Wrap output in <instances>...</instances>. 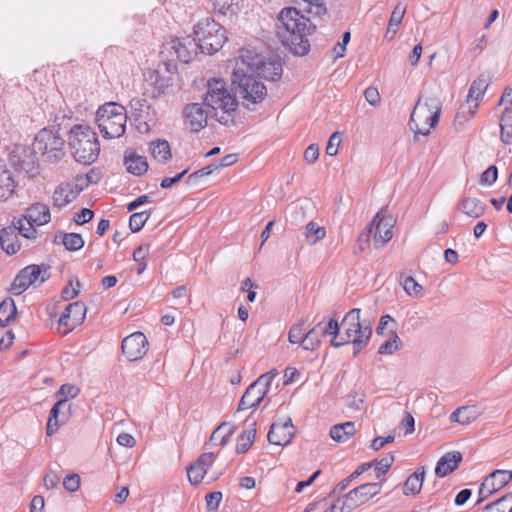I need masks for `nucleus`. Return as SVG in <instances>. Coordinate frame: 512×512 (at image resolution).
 <instances>
[{
	"mask_svg": "<svg viewBox=\"0 0 512 512\" xmlns=\"http://www.w3.org/2000/svg\"><path fill=\"white\" fill-rule=\"evenodd\" d=\"M231 85L236 98H239L242 105L249 110H253L254 106L267 96L266 86L257 80L253 63L248 62L247 58L237 59Z\"/></svg>",
	"mask_w": 512,
	"mask_h": 512,
	"instance_id": "f257e3e1",
	"label": "nucleus"
},
{
	"mask_svg": "<svg viewBox=\"0 0 512 512\" xmlns=\"http://www.w3.org/2000/svg\"><path fill=\"white\" fill-rule=\"evenodd\" d=\"M204 104L212 113L210 117L216 119L220 124L228 125L234 121L238 100L235 93L232 95L228 91L223 79L212 78L207 82Z\"/></svg>",
	"mask_w": 512,
	"mask_h": 512,
	"instance_id": "f03ea898",
	"label": "nucleus"
},
{
	"mask_svg": "<svg viewBox=\"0 0 512 512\" xmlns=\"http://www.w3.org/2000/svg\"><path fill=\"white\" fill-rule=\"evenodd\" d=\"M278 20L289 33L283 42L289 46L291 53L296 56L306 55L310 49V43L305 38L306 32L310 34L311 25L307 26L309 19L300 14L297 8L286 7L281 10Z\"/></svg>",
	"mask_w": 512,
	"mask_h": 512,
	"instance_id": "7ed1b4c3",
	"label": "nucleus"
},
{
	"mask_svg": "<svg viewBox=\"0 0 512 512\" xmlns=\"http://www.w3.org/2000/svg\"><path fill=\"white\" fill-rule=\"evenodd\" d=\"M69 146L74 159L84 165L94 163L100 153V143L96 132L84 124L75 125L69 131Z\"/></svg>",
	"mask_w": 512,
	"mask_h": 512,
	"instance_id": "20e7f679",
	"label": "nucleus"
},
{
	"mask_svg": "<svg viewBox=\"0 0 512 512\" xmlns=\"http://www.w3.org/2000/svg\"><path fill=\"white\" fill-rule=\"evenodd\" d=\"M441 103L435 97H419L409 120V127L414 133V139L418 135L428 136L430 129L435 128L441 114Z\"/></svg>",
	"mask_w": 512,
	"mask_h": 512,
	"instance_id": "39448f33",
	"label": "nucleus"
},
{
	"mask_svg": "<svg viewBox=\"0 0 512 512\" xmlns=\"http://www.w3.org/2000/svg\"><path fill=\"white\" fill-rule=\"evenodd\" d=\"M201 53L212 55L227 41L226 29L212 17L200 20L194 25V37Z\"/></svg>",
	"mask_w": 512,
	"mask_h": 512,
	"instance_id": "423d86ee",
	"label": "nucleus"
},
{
	"mask_svg": "<svg viewBox=\"0 0 512 512\" xmlns=\"http://www.w3.org/2000/svg\"><path fill=\"white\" fill-rule=\"evenodd\" d=\"M96 122L104 138H119L126 131V110L116 102L105 103L97 110Z\"/></svg>",
	"mask_w": 512,
	"mask_h": 512,
	"instance_id": "0eeeda50",
	"label": "nucleus"
},
{
	"mask_svg": "<svg viewBox=\"0 0 512 512\" xmlns=\"http://www.w3.org/2000/svg\"><path fill=\"white\" fill-rule=\"evenodd\" d=\"M359 308H353L346 313L342 319L341 326L345 330V341L352 342L353 356H357L364 349L372 336L371 322L363 323L360 321Z\"/></svg>",
	"mask_w": 512,
	"mask_h": 512,
	"instance_id": "6e6552de",
	"label": "nucleus"
},
{
	"mask_svg": "<svg viewBox=\"0 0 512 512\" xmlns=\"http://www.w3.org/2000/svg\"><path fill=\"white\" fill-rule=\"evenodd\" d=\"M65 140L53 130L43 128L34 137V151L39 153L46 162H56L62 159Z\"/></svg>",
	"mask_w": 512,
	"mask_h": 512,
	"instance_id": "1a4fd4ad",
	"label": "nucleus"
},
{
	"mask_svg": "<svg viewBox=\"0 0 512 512\" xmlns=\"http://www.w3.org/2000/svg\"><path fill=\"white\" fill-rule=\"evenodd\" d=\"M200 47L196 43V39L191 35L182 38L171 39L163 44L160 55L163 59H169V55H175L176 59L184 64H188L194 60L198 54Z\"/></svg>",
	"mask_w": 512,
	"mask_h": 512,
	"instance_id": "9d476101",
	"label": "nucleus"
},
{
	"mask_svg": "<svg viewBox=\"0 0 512 512\" xmlns=\"http://www.w3.org/2000/svg\"><path fill=\"white\" fill-rule=\"evenodd\" d=\"M382 485L379 482H367L363 483L342 497L337 498V502L342 501L340 506V512H351L360 505L366 503L371 498L381 492Z\"/></svg>",
	"mask_w": 512,
	"mask_h": 512,
	"instance_id": "9b49d317",
	"label": "nucleus"
},
{
	"mask_svg": "<svg viewBox=\"0 0 512 512\" xmlns=\"http://www.w3.org/2000/svg\"><path fill=\"white\" fill-rule=\"evenodd\" d=\"M177 72L174 59H163L157 69L149 71L146 81L153 86L152 97L157 98L173 85V75Z\"/></svg>",
	"mask_w": 512,
	"mask_h": 512,
	"instance_id": "f8f14e48",
	"label": "nucleus"
},
{
	"mask_svg": "<svg viewBox=\"0 0 512 512\" xmlns=\"http://www.w3.org/2000/svg\"><path fill=\"white\" fill-rule=\"evenodd\" d=\"M239 58H247L248 62L253 63L255 75L268 81H279L283 74V67L280 59H260L258 55H253L247 51Z\"/></svg>",
	"mask_w": 512,
	"mask_h": 512,
	"instance_id": "ddd939ff",
	"label": "nucleus"
},
{
	"mask_svg": "<svg viewBox=\"0 0 512 512\" xmlns=\"http://www.w3.org/2000/svg\"><path fill=\"white\" fill-rule=\"evenodd\" d=\"M39 153L34 151V142L32 146H20L16 147L12 153L10 154V163L15 166L18 170L29 174L30 176H35L38 173L39 161L38 157Z\"/></svg>",
	"mask_w": 512,
	"mask_h": 512,
	"instance_id": "4468645a",
	"label": "nucleus"
},
{
	"mask_svg": "<svg viewBox=\"0 0 512 512\" xmlns=\"http://www.w3.org/2000/svg\"><path fill=\"white\" fill-rule=\"evenodd\" d=\"M40 276V283H43L49 276L47 274V269L43 270L40 265L36 264H31L24 267L15 276L11 284L10 291L15 295H20L24 291H26L30 287V285L35 284Z\"/></svg>",
	"mask_w": 512,
	"mask_h": 512,
	"instance_id": "2eb2a0df",
	"label": "nucleus"
},
{
	"mask_svg": "<svg viewBox=\"0 0 512 512\" xmlns=\"http://www.w3.org/2000/svg\"><path fill=\"white\" fill-rule=\"evenodd\" d=\"M71 416V404L66 398H59L52 406L46 425L47 436L54 435Z\"/></svg>",
	"mask_w": 512,
	"mask_h": 512,
	"instance_id": "dca6fc26",
	"label": "nucleus"
},
{
	"mask_svg": "<svg viewBox=\"0 0 512 512\" xmlns=\"http://www.w3.org/2000/svg\"><path fill=\"white\" fill-rule=\"evenodd\" d=\"M121 348L129 361H136L146 355L148 340L142 332H134L123 339Z\"/></svg>",
	"mask_w": 512,
	"mask_h": 512,
	"instance_id": "f3484780",
	"label": "nucleus"
},
{
	"mask_svg": "<svg viewBox=\"0 0 512 512\" xmlns=\"http://www.w3.org/2000/svg\"><path fill=\"white\" fill-rule=\"evenodd\" d=\"M212 114L209 110H204L199 103H190L185 106L184 124L187 129L193 133L201 131L207 125V119Z\"/></svg>",
	"mask_w": 512,
	"mask_h": 512,
	"instance_id": "a211bd4d",
	"label": "nucleus"
},
{
	"mask_svg": "<svg viewBox=\"0 0 512 512\" xmlns=\"http://www.w3.org/2000/svg\"><path fill=\"white\" fill-rule=\"evenodd\" d=\"M262 382L263 379L255 380L247 387L239 401L237 411L257 408L260 405L269 392L268 388L262 385Z\"/></svg>",
	"mask_w": 512,
	"mask_h": 512,
	"instance_id": "6ab92c4d",
	"label": "nucleus"
},
{
	"mask_svg": "<svg viewBox=\"0 0 512 512\" xmlns=\"http://www.w3.org/2000/svg\"><path fill=\"white\" fill-rule=\"evenodd\" d=\"M294 426L291 418H288L284 423H273L268 432L267 438L271 444L277 446H286L289 444L294 436Z\"/></svg>",
	"mask_w": 512,
	"mask_h": 512,
	"instance_id": "aec40b11",
	"label": "nucleus"
},
{
	"mask_svg": "<svg viewBox=\"0 0 512 512\" xmlns=\"http://www.w3.org/2000/svg\"><path fill=\"white\" fill-rule=\"evenodd\" d=\"M214 462V454L212 452L202 453L199 458L187 468L188 480L192 485L199 484L208 469Z\"/></svg>",
	"mask_w": 512,
	"mask_h": 512,
	"instance_id": "412c9836",
	"label": "nucleus"
},
{
	"mask_svg": "<svg viewBox=\"0 0 512 512\" xmlns=\"http://www.w3.org/2000/svg\"><path fill=\"white\" fill-rule=\"evenodd\" d=\"M374 243L376 248L384 246L392 238L393 220L386 218L383 211L378 212L373 218Z\"/></svg>",
	"mask_w": 512,
	"mask_h": 512,
	"instance_id": "4be33fe9",
	"label": "nucleus"
},
{
	"mask_svg": "<svg viewBox=\"0 0 512 512\" xmlns=\"http://www.w3.org/2000/svg\"><path fill=\"white\" fill-rule=\"evenodd\" d=\"M86 316V306L83 302L76 301L70 303L64 309L60 319L59 325L70 326L71 329L80 325Z\"/></svg>",
	"mask_w": 512,
	"mask_h": 512,
	"instance_id": "5701e85b",
	"label": "nucleus"
},
{
	"mask_svg": "<svg viewBox=\"0 0 512 512\" xmlns=\"http://www.w3.org/2000/svg\"><path fill=\"white\" fill-rule=\"evenodd\" d=\"M81 189L78 188V185L72 183H61L56 187L53 193V205L59 209L67 206L76 200L77 196L80 194Z\"/></svg>",
	"mask_w": 512,
	"mask_h": 512,
	"instance_id": "b1692460",
	"label": "nucleus"
},
{
	"mask_svg": "<svg viewBox=\"0 0 512 512\" xmlns=\"http://www.w3.org/2000/svg\"><path fill=\"white\" fill-rule=\"evenodd\" d=\"M463 459L459 451L445 453L437 462L435 467V475L443 478L455 471Z\"/></svg>",
	"mask_w": 512,
	"mask_h": 512,
	"instance_id": "393cba45",
	"label": "nucleus"
},
{
	"mask_svg": "<svg viewBox=\"0 0 512 512\" xmlns=\"http://www.w3.org/2000/svg\"><path fill=\"white\" fill-rule=\"evenodd\" d=\"M210 2L215 15L229 19L237 16L243 6V0H210Z\"/></svg>",
	"mask_w": 512,
	"mask_h": 512,
	"instance_id": "a878e982",
	"label": "nucleus"
},
{
	"mask_svg": "<svg viewBox=\"0 0 512 512\" xmlns=\"http://www.w3.org/2000/svg\"><path fill=\"white\" fill-rule=\"evenodd\" d=\"M489 86V78L488 76L481 74L479 75L470 85L468 94L466 97V101H475V105L473 109L470 107L469 112L471 115H474L476 112V109L478 108V101H480L486 92L487 88Z\"/></svg>",
	"mask_w": 512,
	"mask_h": 512,
	"instance_id": "bb28decb",
	"label": "nucleus"
},
{
	"mask_svg": "<svg viewBox=\"0 0 512 512\" xmlns=\"http://www.w3.org/2000/svg\"><path fill=\"white\" fill-rule=\"evenodd\" d=\"M512 480V472L508 470H495L484 479V489L496 493Z\"/></svg>",
	"mask_w": 512,
	"mask_h": 512,
	"instance_id": "cd10ccee",
	"label": "nucleus"
},
{
	"mask_svg": "<svg viewBox=\"0 0 512 512\" xmlns=\"http://www.w3.org/2000/svg\"><path fill=\"white\" fill-rule=\"evenodd\" d=\"M0 245L8 255H13L20 250L21 245L15 227L8 226L0 230Z\"/></svg>",
	"mask_w": 512,
	"mask_h": 512,
	"instance_id": "c85d7f7f",
	"label": "nucleus"
},
{
	"mask_svg": "<svg viewBox=\"0 0 512 512\" xmlns=\"http://www.w3.org/2000/svg\"><path fill=\"white\" fill-rule=\"evenodd\" d=\"M124 164L129 173L141 176L148 170V163L145 157L138 155L135 151H126Z\"/></svg>",
	"mask_w": 512,
	"mask_h": 512,
	"instance_id": "c756f323",
	"label": "nucleus"
},
{
	"mask_svg": "<svg viewBox=\"0 0 512 512\" xmlns=\"http://www.w3.org/2000/svg\"><path fill=\"white\" fill-rule=\"evenodd\" d=\"M25 219L33 222L37 226H42L50 222V209L46 204L34 203L27 209Z\"/></svg>",
	"mask_w": 512,
	"mask_h": 512,
	"instance_id": "7c9ffc66",
	"label": "nucleus"
},
{
	"mask_svg": "<svg viewBox=\"0 0 512 512\" xmlns=\"http://www.w3.org/2000/svg\"><path fill=\"white\" fill-rule=\"evenodd\" d=\"M54 242L62 244L70 252L79 251L84 247L85 241L79 233L58 232L55 234Z\"/></svg>",
	"mask_w": 512,
	"mask_h": 512,
	"instance_id": "2f4dec72",
	"label": "nucleus"
},
{
	"mask_svg": "<svg viewBox=\"0 0 512 512\" xmlns=\"http://www.w3.org/2000/svg\"><path fill=\"white\" fill-rule=\"evenodd\" d=\"M459 209L469 217L479 218L486 211V204L478 198L464 197L459 202Z\"/></svg>",
	"mask_w": 512,
	"mask_h": 512,
	"instance_id": "473e14b6",
	"label": "nucleus"
},
{
	"mask_svg": "<svg viewBox=\"0 0 512 512\" xmlns=\"http://www.w3.org/2000/svg\"><path fill=\"white\" fill-rule=\"evenodd\" d=\"M425 479V467H419L412 473L403 485L404 495H415L420 493Z\"/></svg>",
	"mask_w": 512,
	"mask_h": 512,
	"instance_id": "72a5a7b5",
	"label": "nucleus"
},
{
	"mask_svg": "<svg viewBox=\"0 0 512 512\" xmlns=\"http://www.w3.org/2000/svg\"><path fill=\"white\" fill-rule=\"evenodd\" d=\"M355 433L356 428L354 422L347 421L341 424L333 425L330 428L329 435L334 441L338 443H343L346 442Z\"/></svg>",
	"mask_w": 512,
	"mask_h": 512,
	"instance_id": "f704fd0d",
	"label": "nucleus"
},
{
	"mask_svg": "<svg viewBox=\"0 0 512 512\" xmlns=\"http://www.w3.org/2000/svg\"><path fill=\"white\" fill-rule=\"evenodd\" d=\"M15 188L16 182L12 172L0 166V200L9 199L13 195Z\"/></svg>",
	"mask_w": 512,
	"mask_h": 512,
	"instance_id": "c9c22d12",
	"label": "nucleus"
},
{
	"mask_svg": "<svg viewBox=\"0 0 512 512\" xmlns=\"http://www.w3.org/2000/svg\"><path fill=\"white\" fill-rule=\"evenodd\" d=\"M235 426L231 423H221L211 434L210 442L213 445L224 446L233 435Z\"/></svg>",
	"mask_w": 512,
	"mask_h": 512,
	"instance_id": "e433bc0d",
	"label": "nucleus"
},
{
	"mask_svg": "<svg viewBox=\"0 0 512 512\" xmlns=\"http://www.w3.org/2000/svg\"><path fill=\"white\" fill-rule=\"evenodd\" d=\"M150 152L155 160L161 164H165L171 158V148L168 141L164 139H158L151 142Z\"/></svg>",
	"mask_w": 512,
	"mask_h": 512,
	"instance_id": "4c0bfd02",
	"label": "nucleus"
},
{
	"mask_svg": "<svg viewBox=\"0 0 512 512\" xmlns=\"http://www.w3.org/2000/svg\"><path fill=\"white\" fill-rule=\"evenodd\" d=\"M369 469H371V464H368V463H362L360 464L354 472H352L347 478L341 480L334 488L333 490L330 492L329 494V497L333 498V497H336L338 495H340L348 486L349 484L354 480L356 479L357 477H359L360 475H362L363 473H365L366 471H368Z\"/></svg>",
	"mask_w": 512,
	"mask_h": 512,
	"instance_id": "58836bf2",
	"label": "nucleus"
},
{
	"mask_svg": "<svg viewBox=\"0 0 512 512\" xmlns=\"http://www.w3.org/2000/svg\"><path fill=\"white\" fill-rule=\"evenodd\" d=\"M17 315V307L10 297L0 303V327H6Z\"/></svg>",
	"mask_w": 512,
	"mask_h": 512,
	"instance_id": "ea45409f",
	"label": "nucleus"
},
{
	"mask_svg": "<svg viewBox=\"0 0 512 512\" xmlns=\"http://www.w3.org/2000/svg\"><path fill=\"white\" fill-rule=\"evenodd\" d=\"M501 141L508 145L512 142V109L505 107L500 117Z\"/></svg>",
	"mask_w": 512,
	"mask_h": 512,
	"instance_id": "a19ab883",
	"label": "nucleus"
},
{
	"mask_svg": "<svg viewBox=\"0 0 512 512\" xmlns=\"http://www.w3.org/2000/svg\"><path fill=\"white\" fill-rule=\"evenodd\" d=\"M482 512H512V492L485 505Z\"/></svg>",
	"mask_w": 512,
	"mask_h": 512,
	"instance_id": "79ce46f5",
	"label": "nucleus"
},
{
	"mask_svg": "<svg viewBox=\"0 0 512 512\" xmlns=\"http://www.w3.org/2000/svg\"><path fill=\"white\" fill-rule=\"evenodd\" d=\"M339 313L334 312L333 316L326 322L325 318L320 321L321 327L319 329L321 336H332V338H338L341 324L338 321Z\"/></svg>",
	"mask_w": 512,
	"mask_h": 512,
	"instance_id": "37998d69",
	"label": "nucleus"
},
{
	"mask_svg": "<svg viewBox=\"0 0 512 512\" xmlns=\"http://www.w3.org/2000/svg\"><path fill=\"white\" fill-rule=\"evenodd\" d=\"M320 327L321 323H317L313 328L305 333L302 346L305 350L314 351L320 346V338L322 337L319 331Z\"/></svg>",
	"mask_w": 512,
	"mask_h": 512,
	"instance_id": "c03bdc74",
	"label": "nucleus"
},
{
	"mask_svg": "<svg viewBox=\"0 0 512 512\" xmlns=\"http://www.w3.org/2000/svg\"><path fill=\"white\" fill-rule=\"evenodd\" d=\"M34 225L35 224L33 222L25 219V216H23L22 218H19L13 222V225L11 226L16 228L18 235H21L27 239H35L37 230L35 229Z\"/></svg>",
	"mask_w": 512,
	"mask_h": 512,
	"instance_id": "a18cd8bd",
	"label": "nucleus"
},
{
	"mask_svg": "<svg viewBox=\"0 0 512 512\" xmlns=\"http://www.w3.org/2000/svg\"><path fill=\"white\" fill-rule=\"evenodd\" d=\"M152 213V209L148 211L135 212L129 217V228L133 233L139 232L148 221L150 215Z\"/></svg>",
	"mask_w": 512,
	"mask_h": 512,
	"instance_id": "49530a36",
	"label": "nucleus"
},
{
	"mask_svg": "<svg viewBox=\"0 0 512 512\" xmlns=\"http://www.w3.org/2000/svg\"><path fill=\"white\" fill-rule=\"evenodd\" d=\"M402 347V341L397 335L396 331L391 332V337L385 341L378 349L380 355L393 354L394 351Z\"/></svg>",
	"mask_w": 512,
	"mask_h": 512,
	"instance_id": "de8ad7c7",
	"label": "nucleus"
},
{
	"mask_svg": "<svg viewBox=\"0 0 512 512\" xmlns=\"http://www.w3.org/2000/svg\"><path fill=\"white\" fill-rule=\"evenodd\" d=\"M325 235V228L317 226L313 221H310L306 225L305 236L310 244H315L319 240L323 239Z\"/></svg>",
	"mask_w": 512,
	"mask_h": 512,
	"instance_id": "09e8293b",
	"label": "nucleus"
},
{
	"mask_svg": "<svg viewBox=\"0 0 512 512\" xmlns=\"http://www.w3.org/2000/svg\"><path fill=\"white\" fill-rule=\"evenodd\" d=\"M400 281L403 285V289L410 296H417L422 291V286L416 282L412 276L401 275Z\"/></svg>",
	"mask_w": 512,
	"mask_h": 512,
	"instance_id": "8fccbe9b",
	"label": "nucleus"
},
{
	"mask_svg": "<svg viewBox=\"0 0 512 512\" xmlns=\"http://www.w3.org/2000/svg\"><path fill=\"white\" fill-rule=\"evenodd\" d=\"M145 106L147 108H150V105L147 103L146 100H132L131 101V107L135 111V113L133 114L135 121H137L139 123V125L144 124L146 126L145 131L147 132L150 130V127L142 116L143 108Z\"/></svg>",
	"mask_w": 512,
	"mask_h": 512,
	"instance_id": "3c124183",
	"label": "nucleus"
},
{
	"mask_svg": "<svg viewBox=\"0 0 512 512\" xmlns=\"http://www.w3.org/2000/svg\"><path fill=\"white\" fill-rule=\"evenodd\" d=\"M394 460L395 459L393 454H387L380 460L374 459V462H376L375 472L377 478H380L381 476L385 475L388 472V470L394 463Z\"/></svg>",
	"mask_w": 512,
	"mask_h": 512,
	"instance_id": "603ef678",
	"label": "nucleus"
},
{
	"mask_svg": "<svg viewBox=\"0 0 512 512\" xmlns=\"http://www.w3.org/2000/svg\"><path fill=\"white\" fill-rule=\"evenodd\" d=\"M305 333L306 331L302 323L293 325L288 333V340L291 344L300 343L303 346Z\"/></svg>",
	"mask_w": 512,
	"mask_h": 512,
	"instance_id": "864d4df0",
	"label": "nucleus"
},
{
	"mask_svg": "<svg viewBox=\"0 0 512 512\" xmlns=\"http://www.w3.org/2000/svg\"><path fill=\"white\" fill-rule=\"evenodd\" d=\"M497 178L498 168L491 165L481 174L480 184L491 186L497 181Z\"/></svg>",
	"mask_w": 512,
	"mask_h": 512,
	"instance_id": "5fc2aeb1",
	"label": "nucleus"
},
{
	"mask_svg": "<svg viewBox=\"0 0 512 512\" xmlns=\"http://www.w3.org/2000/svg\"><path fill=\"white\" fill-rule=\"evenodd\" d=\"M216 170V165L214 164H210L206 167H203L197 171H194L193 173H191L187 179H186V183L187 184H194L197 182V180L199 178H202L204 176H208L210 174H212L214 171Z\"/></svg>",
	"mask_w": 512,
	"mask_h": 512,
	"instance_id": "6e6d98bb",
	"label": "nucleus"
},
{
	"mask_svg": "<svg viewBox=\"0 0 512 512\" xmlns=\"http://www.w3.org/2000/svg\"><path fill=\"white\" fill-rule=\"evenodd\" d=\"M246 429L242 432L245 438H249L250 442L253 444L256 438V425L257 422L253 418V413H251L244 422Z\"/></svg>",
	"mask_w": 512,
	"mask_h": 512,
	"instance_id": "4d7b16f0",
	"label": "nucleus"
},
{
	"mask_svg": "<svg viewBox=\"0 0 512 512\" xmlns=\"http://www.w3.org/2000/svg\"><path fill=\"white\" fill-rule=\"evenodd\" d=\"M207 510L208 511H216L219 508L220 502L222 500V492L213 491L206 495L205 497Z\"/></svg>",
	"mask_w": 512,
	"mask_h": 512,
	"instance_id": "13d9d810",
	"label": "nucleus"
},
{
	"mask_svg": "<svg viewBox=\"0 0 512 512\" xmlns=\"http://www.w3.org/2000/svg\"><path fill=\"white\" fill-rule=\"evenodd\" d=\"M341 143V133L339 131L334 132L327 143L326 153L329 156H335L338 153V147Z\"/></svg>",
	"mask_w": 512,
	"mask_h": 512,
	"instance_id": "bf43d9fd",
	"label": "nucleus"
},
{
	"mask_svg": "<svg viewBox=\"0 0 512 512\" xmlns=\"http://www.w3.org/2000/svg\"><path fill=\"white\" fill-rule=\"evenodd\" d=\"M94 217V211L90 208H82L76 212L73 216V221L77 225H83L90 222Z\"/></svg>",
	"mask_w": 512,
	"mask_h": 512,
	"instance_id": "052dcab7",
	"label": "nucleus"
},
{
	"mask_svg": "<svg viewBox=\"0 0 512 512\" xmlns=\"http://www.w3.org/2000/svg\"><path fill=\"white\" fill-rule=\"evenodd\" d=\"M80 389L72 384H63L57 392L59 398H75L78 396Z\"/></svg>",
	"mask_w": 512,
	"mask_h": 512,
	"instance_id": "680f3d73",
	"label": "nucleus"
},
{
	"mask_svg": "<svg viewBox=\"0 0 512 512\" xmlns=\"http://www.w3.org/2000/svg\"><path fill=\"white\" fill-rule=\"evenodd\" d=\"M64 488L69 492H75L80 487V477L78 474H69L63 480Z\"/></svg>",
	"mask_w": 512,
	"mask_h": 512,
	"instance_id": "e2e57ef3",
	"label": "nucleus"
},
{
	"mask_svg": "<svg viewBox=\"0 0 512 512\" xmlns=\"http://www.w3.org/2000/svg\"><path fill=\"white\" fill-rule=\"evenodd\" d=\"M405 11H406V8L404 6L398 4L394 8V10L392 11V14L390 16V19H389L390 26L398 27V25L402 22Z\"/></svg>",
	"mask_w": 512,
	"mask_h": 512,
	"instance_id": "0e129e2a",
	"label": "nucleus"
},
{
	"mask_svg": "<svg viewBox=\"0 0 512 512\" xmlns=\"http://www.w3.org/2000/svg\"><path fill=\"white\" fill-rule=\"evenodd\" d=\"M72 286H73L72 281H70L69 285L64 287L62 290L61 297L65 301L74 299L79 294L80 282L78 280L76 281V288H73Z\"/></svg>",
	"mask_w": 512,
	"mask_h": 512,
	"instance_id": "69168bd1",
	"label": "nucleus"
},
{
	"mask_svg": "<svg viewBox=\"0 0 512 512\" xmlns=\"http://www.w3.org/2000/svg\"><path fill=\"white\" fill-rule=\"evenodd\" d=\"M395 440L394 435H388L386 437L378 436L374 438L370 444V448L374 451H378L383 448L386 444L392 443Z\"/></svg>",
	"mask_w": 512,
	"mask_h": 512,
	"instance_id": "338daca9",
	"label": "nucleus"
},
{
	"mask_svg": "<svg viewBox=\"0 0 512 512\" xmlns=\"http://www.w3.org/2000/svg\"><path fill=\"white\" fill-rule=\"evenodd\" d=\"M319 157V147L317 144H310L305 152H304V159L307 163L312 164L314 163Z\"/></svg>",
	"mask_w": 512,
	"mask_h": 512,
	"instance_id": "774afa93",
	"label": "nucleus"
}]
</instances>
